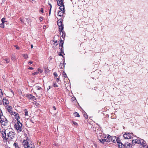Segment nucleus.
Segmentation results:
<instances>
[{
    "instance_id": "51",
    "label": "nucleus",
    "mask_w": 148,
    "mask_h": 148,
    "mask_svg": "<svg viewBox=\"0 0 148 148\" xmlns=\"http://www.w3.org/2000/svg\"><path fill=\"white\" fill-rule=\"evenodd\" d=\"M15 47H16V49H19V47L17 45H15Z\"/></svg>"
},
{
    "instance_id": "15",
    "label": "nucleus",
    "mask_w": 148,
    "mask_h": 148,
    "mask_svg": "<svg viewBox=\"0 0 148 148\" xmlns=\"http://www.w3.org/2000/svg\"><path fill=\"white\" fill-rule=\"evenodd\" d=\"M3 104L4 105H6L9 104V101L4 98L3 100Z\"/></svg>"
},
{
    "instance_id": "23",
    "label": "nucleus",
    "mask_w": 148,
    "mask_h": 148,
    "mask_svg": "<svg viewBox=\"0 0 148 148\" xmlns=\"http://www.w3.org/2000/svg\"><path fill=\"white\" fill-rule=\"evenodd\" d=\"M62 32V35L61 36L63 38H64L66 36V33L64 31H62V32H61V33Z\"/></svg>"
},
{
    "instance_id": "1",
    "label": "nucleus",
    "mask_w": 148,
    "mask_h": 148,
    "mask_svg": "<svg viewBox=\"0 0 148 148\" xmlns=\"http://www.w3.org/2000/svg\"><path fill=\"white\" fill-rule=\"evenodd\" d=\"M25 139L23 140L22 144L25 148H34V143L28 137L25 138Z\"/></svg>"
},
{
    "instance_id": "64",
    "label": "nucleus",
    "mask_w": 148,
    "mask_h": 148,
    "mask_svg": "<svg viewBox=\"0 0 148 148\" xmlns=\"http://www.w3.org/2000/svg\"><path fill=\"white\" fill-rule=\"evenodd\" d=\"M34 0H32V1H33Z\"/></svg>"
},
{
    "instance_id": "48",
    "label": "nucleus",
    "mask_w": 148,
    "mask_h": 148,
    "mask_svg": "<svg viewBox=\"0 0 148 148\" xmlns=\"http://www.w3.org/2000/svg\"><path fill=\"white\" fill-rule=\"evenodd\" d=\"M40 11L41 12H42V13L43 12V8H41Z\"/></svg>"
},
{
    "instance_id": "42",
    "label": "nucleus",
    "mask_w": 148,
    "mask_h": 148,
    "mask_svg": "<svg viewBox=\"0 0 148 148\" xmlns=\"http://www.w3.org/2000/svg\"><path fill=\"white\" fill-rule=\"evenodd\" d=\"M38 72H35L34 73H32V75H37L38 74Z\"/></svg>"
},
{
    "instance_id": "19",
    "label": "nucleus",
    "mask_w": 148,
    "mask_h": 148,
    "mask_svg": "<svg viewBox=\"0 0 148 148\" xmlns=\"http://www.w3.org/2000/svg\"><path fill=\"white\" fill-rule=\"evenodd\" d=\"M60 9L61 11H64V5H60Z\"/></svg>"
},
{
    "instance_id": "46",
    "label": "nucleus",
    "mask_w": 148,
    "mask_h": 148,
    "mask_svg": "<svg viewBox=\"0 0 148 148\" xmlns=\"http://www.w3.org/2000/svg\"><path fill=\"white\" fill-rule=\"evenodd\" d=\"M53 85L54 87H58V86L55 83H53Z\"/></svg>"
},
{
    "instance_id": "8",
    "label": "nucleus",
    "mask_w": 148,
    "mask_h": 148,
    "mask_svg": "<svg viewBox=\"0 0 148 148\" xmlns=\"http://www.w3.org/2000/svg\"><path fill=\"white\" fill-rule=\"evenodd\" d=\"M2 134L1 136L4 141H5L8 140V138L6 136V133L5 131H2L1 132Z\"/></svg>"
},
{
    "instance_id": "10",
    "label": "nucleus",
    "mask_w": 148,
    "mask_h": 148,
    "mask_svg": "<svg viewBox=\"0 0 148 148\" xmlns=\"http://www.w3.org/2000/svg\"><path fill=\"white\" fill-rule=\"evenodd\" d=\"M26 96L28 99H31L32 101H34V99H36L35 97L31 94L26 95Z\"/></svg>"
},
{
    "instance_id": "11",
    "label": "nucleus",
    "mask_w": 148,
    "mask_h": 148,
    "mask_svg": "<svg viewBox=\"0 0 148 148\" xmlns=\"http://www.w3.org/2000/svg\"><path fill=\"white\" fill-rule=\"evenodd\" d=\"M57 1V5L58 6H60L62 5H64V3L63 2V0H56Z\"/></svg>"
},
{
    "instance_id": "53",
    "label": "nucleus",
    "mask_w": 148,
    "mask_h": 148,
    "mask_svg": "<svg viewBox=\"0 0 148 148\" xmlns=\"http://www.w3.org/2000/svg\"><path fill=\"white\" fill-rule=\"evenodd\" d=\"M28 62L30 63L31 64H32L33 63V62L30 61H29Z\"/></svg>"
},
{
    "instance_id": "4",
    "label": "nucleus",
    "mask_w": 148,
    "mask_h": 148,
    "mask_svg": "<svg viewBox=\"0 0 148 148\" xmlns=\"http://www.w3.org/2000/svg\"><path fill=\"white\" fill-rule=\"evenodd\" d=\"M0 122L2 125L4 126L7 125L8 121L5 116H3V115L2 116H0Z\"/></svg>"
},
{
    "instance_id": "7",
    "label": "nucleus",
    "mask_w": 148,
    "mask_h": 148,
    "mask_svg": "<svg viewBox=\"0 0 148 148\" xmlns=\"http://www.w3.org/2000/svg\"><path fill=\"white\" fill-rule=\"evenodd\" d=\"M14 133L12 131L8 133L7 136L8 138V140L12 139L14 138Z\"/></svg>"
},
{
    "instance_id": "28",
    "label": "nucleus",
    "mask_w": 148,
    "mask_h": 148,
    "mask_svg": "<svg viewBox=\"0 0 148 148\" xmlns=\"http://www.w3.org/2000/svg\"><path fill=\"white\" fill-rule=\"evenodd\" d=\"M15 56L14 55H12V56L11 59L13 61H15Z\"/></svg>"
},
{
    "instance_id": "25",
    "label": "nucleus",
    "mask_w": 148,
    "mask_h": 148,
    "mask_svg": "<svg viewBox=\"0 0 148 148\" xmlns=\"http://www.w3.org/2000/svg\"><path fill=\"white\" fill-rule=\"evenodd\" d=\"M74 115L75 117H79L80 115H79L78 113L76 112H75L74 113Z\"/></svg>"
},
{
    "instance_id": "31",
    "label": "nucleus",
    "mask_w": 148,
    "mask_h": 148,
    "mask_svg": "<svg viewBox=\"0 0 148 148\" xmlns=\"http://www.w3.org/2000/svg\"><path fill=\"white\" fill-rule=\"evenodd\" d=\"M17 120V123L16 124H18L19 125H22V123L20 122V121L18 120L19 119H16Z\"/></svg>"
},
{
    "instance_id": "43",
    "label": "nucleus",
    "mask_w": 148,
    "mask_h": 148,
    "mask_svg": "<svg viewBox=\"0 0 148 148\" xmlns=\"http://www.w3.org/2000/svg\"><path fill=\"white\" fill-rule=\"evenodd\" d=\"M48 4L50 6V10H51V9L52 8V6L51 4L50 3H49Z\"/></svg>"
},
{
    "instance_id": "60",
    "label": "nucleus",
    "mask_w": 148,
    "mask_h": 148,
    "mask_svg": "<svg viewBox=\"0 0 148 148\" xmlns=\"http://www.w3.org/2000/svg\"><path fill=\"white\" fill-rule=\"evenodd\" d=\"M49 89L50 88V86H49Z\"/></svg>"
},
{
    "instance_id": "9",
    "label": "nucleus",
    "mask_w": 148,
    "mask_h": 148,
    "mask_svg": "<svg viewBox=\"0 0 148 148\" xmlns=\"http://www.w3.org/2000/svg\"><path fill=\"white\" fill-rule=\"evenodd\" d=\"M22 125H19L15 124L14 126L15 128L18 132H20L22 131Z\"/></svg>"
},
{
    "instance_id": "56",
    "label": "nucleus",
    "mask_w": 148,
    "mask_h": 148,
    "mask_svg": "<svg viewBox=\"0 0 148 148\" xmlns=\"http://www.w3.org/2000/svg\"><path fill=\"white\" fill-rule=\"evenodd\" d=\"M59 55L60 56H63V55L62 54H61V53L60 54H59Z\"/></svg>"
},
{
    "instance_id": "34",
    "label": "nucleus",
    "mask_w": 148,
    "mask_h": 148,
    "mask_svg": "<svg viewBox=\"0 0 148 148\" xmlns=\"http://www.w3.org/2000/svg\"><path fill=\"white\" fill-rule=\"evenodd\" d=\"M63 75H64V76L65 77H67V75L66 74V73L64 72H63Z\"/></svg>"
},
{
    "instance_id": "32",
    "label": "nucleus",
    "mask_w": 148,
    "mask_h": 148,
    "mask_svg": "<svg viewBox=\"0 0 148 148\" xmlns=\"http://www.w3.org/2000/svg\"><path fill=\"white\" fill-rule=\"evenodd\" d=\"M84 115L86 119H87L88 118V115H87L86 113L85 112H84Z\"/></svg>"
},
{
    "instance_id": "17",
    "label": "nucleus",
    "mask_w": 148,
    "mask_h": 148,
    "mask_svg": "<svg viewBox=\"0 0 148 148\" xmlns=\"http://www.w3.org/2000/svg\"><path fill=\"white\" fill-rule=\"evenodd\" d=\"M5 18H3L1 19V21H2V23L0 24V25H3V28L4 27V23L5 22Z\"/></svg>"
},
{
    "instance_id": "63",
    "label": "nucleus",
    "mask_w": 148,
    "mask_h": 148,
    "mask_svg": "<svg viewBox=\"0 0 148 148\" xmlns=\"http://www.w3.org/2000/svg\"><path fill=\"white\" fill-rule=\"evenodd\" d=\"M1 99H0V101H1Z\"/></svg>"
},
{
    "instance_id": "54",
    "label": "nucleus",
    "mask_w": 148,
    "mask_h": 148,
    "mask_svg": "<svg viewBox=\"0 0 148 148\" xmlns=\"http://www.w3.org/2000/svg\"><path fill=\"white\" fill-rule=\"evenodd\" d=\"M11 92H12V93L14 95V92L13 91L11 90Z\"/></svg>"
},
{
    "instance_id": "35",
    "label": "nucleus",
    "mask_w": 148,
    "mask_h": 148,
    "mask_svg": "<svg viewBox=\"0 0 148 148\" xmlns=\"http://www.w3.org/2000/svg\"><path fill=\"white\" fill-rule=\"evenodd\" d=\"M73 124L77 126L78 125V124L76 122L74 121H72Z\"/></svg>"
},
{
    "instance_id": "41",
    "label": "nucleus",
    "mask_w": 148,
    "mask_h": 148,
    "mask_svg": "<svg viewBox=\"0 0 148 148\" xmlns=\"http://www.w3.org/2000/svg\"><path fill=\"white\" fill-rule=\"evenodd\" d=\"M53 75L54 76H55L56 77H57L58 76L56 72H54L53 73Z\"/></svg>"
},
{
    "instance_id": "39",
    "label": "nucleus",
    "mask_w": 148,
    "mask_h": 148,
    "mask_svg": "<svg viewBox=\"0 0 148 148\" xmlns=\"http://www.w3.org/2000/svg\"><path fill=\"white\" fill-rule=\"evenodd\" d=\"M33 103L34 105H36V106H37L38 104V103L36 101L33 102Z\"/></svg>"
},
{
    "instance_id": "24",
    "label": "nucleus",
    "mask_w": 148,
    "mask_h": 148,
    "mask_svg": "<svg viewBox=\"0 0 148 148\" xmlns=\"http://www.w3.org/2000/svg\"><path fill=\"white\" fill-rule=\"evenodd\" d=\"M104 138L99 139V140L102 143H104L105 142H106L105 138Z\"/></svg>"
},
{
    "instance_id": "61",
    "label": "nucleus",
    "mask_w": 148,
    "mask_h": 148,
    "mask_svg": "<svg viewBox=\"0 0 148 148\" xmlns=\"http://www.w3.org/2000/svg\"><path fill=\"white\" fill-rule=\"evenodd\" d=\"M49 89L50 88V86H49Z\"/></svg>"
},
{
    "instance_id": "38",
    "label": "nucleus",
    "mask_w": 148,
    "mask_h": 148,
    "mask_svg": "<svg viewBox=\"0 0 148 148\" xmlns=\"http://www.w3.org/2000/svg\"><path fill=\"white\" fill-rule=\"evenodd\" d=\"M53 41L54 42V44H56L57 45H58V43H57V40H53Z\"/></svg>"
},
{
    "instance_id": "12",
    "label": "nucleus",
    "mask_w": 148,
    "mask_h": 148,
    "mask_svg": "<svg viewBox=\"0 0 148 148\" xmlns=\"http://www.w3.org/2000/svg\"><path fill=\"white\" fill-rule=\"evenodd\" d=\"M12 115H14L15 117V118L16 119H19V116L17 112H14L13 114Z\"/></svg>"
},
{
    "instance_id": "3",
    "label": "nucleus",
    "mask_w": 148,
    "mask_h": 148,
    "mask_svg": "<svg viewBox=\"0 0 148 148\" xmlns=\"http://www.w3.org/2000/svg\"><path fill=\"white\" fill-rule=\"evenodd\" d=\"M57 24L59 27L60 32L61 33V32H62L64 29V25L63 23V20L62 19H60L58 21Z\"/></svg>"
},
{
    "instance_id": "22",
    "label": "nucleus",
    "mask_w": 148,
    "mask_h": 148,
    "mask_svg": "<svg viewBox=\"0 0 148 148\" xmlns=\"http://www.w3.org/2000/svg\"><path fill=\"white\" fill-rule=\"evenodd\" d=\"M35 88L37 90H40L42 89V88L38 86H36Z\"/></svg>"
},
{
    "instance_id": "21",
    "label": "nucleus",
    "mask_w": 148,
    "mask_h": 148,
    "mask_svg": "<svg viewBox=\"0 0 148 148\" xmlns=\"http://www.w3.org/2000/svg\"><path fill=\"white\" fill-rule=\"evenodd\" d=\"M63 44H64V42L62 40H60V42L59 44V45L60 47H63Z\"/></svg>"
},
{
    "instance_id": "52",
    "label": "nucleus",
    "mask_w": 148,
    "mask_h": 148,
    "mask_svg": "<svg viewBox=\"0 0 148 148\" xmlns=\"http://www.w3.org/2000/svg\"><path fill=\"white\" fill-rule=\"evenodd\" d=\"M56 81L57 82H59V79L58 78H57L56 79Z\"/></svg>"
},
{
    "instance_id": "5",
    "label": "nucleus",
    "mask_w": 148,
    "mask_h": 148,
    "mask_svg": "<svg viewBox=\"0 0 148 148\" xmlns=\"http://www.w3.org/2000/svg\"><path fill=\"white\" fill-rule=\"evenodd\" d=\"M133 136V134L132 133H125L123 135V137L125 139H130Z\"/></svg>"
},
{
    "instance_id": "45",
    "label": "nucleus",
    "mask_w": 148,
    "mask_h": 148,
    "mask_svg": "<svg viewBox=\"0 0 148 148\" xmlns=\"http://www.w3.org/2000/svg\"><path fill=\"white\" fill-rule=\"evenodd\" d=\"M3 115L2 110L0 109V116Z\"/></svg>"
},
{
    "instance_id": "49",
    "label": "nucleus",
    "mask_w": 148,
    "mask_h": 148,
    "mask_svg": "<svg viewBox=\"0 0 148 148\" xmlns=\"http://www.w3.org/2000/svg\"><path fill=\"white\" fill-rule=\"evenodd\" d=\"M28 69L31 70H32L34 69V68L32 67H29Z\"/></svg>"
},
{
    "instance_id": "27",
    "label": "nucleus",
    "mask_w": 148,
    "mask_h": 148,
    "mask_svg": "<svg viewBox=\"0 0 148 148\" xmlns=\"http://www.w3.org/2000/svg\"><path fill=\"white\" fill-rule=\"evenodd\" d=\"M13 146L15 147V148H19L18 147V145L16 143H14L13 144Z\"/></svg>"
},
{
    "instance_id": "59",
    "label": "nucleus",
    "mask_w": 148,
    "mask_h": 148,
    "mask_svg": "<svg viewBox=\"0 0 148 148\" xmlns=\"http://www.w3.org/2000/svg\"><path fill=\"white\" fill-rule=\"evenodd\" d=\"M31 121L32 122L34 123V122L32 121V119L31 120Z\"/></svg>"
},
{
    "instance_id": "57",
    "label": "nucleus",
    "mask_w": 148,
    "mask_h": 148,
    "mask_svg": "<svg viewBox=\"0 0 148 148\" xmlns=\"http://www.w3.org/2000/svg\"><path fill=\"white\" fill-rule=\"evenodd\" d=\"M33 47V45H31V48H32Z\"/></svg>"
},
{
    "instance_id": "29",
    "label": "nucleus",
    "mask_w": 148,
    "mask_h": 148,
    "mask_svg": "<svg viewBox=\"0 0 148 148\" xmlns=\"http://www.w3.org/2000/svg\"><path fill=\"white\" fill-rule=\"evenodd\" d=\"M25 116H27L28 115V111L27 110V109H25Z\"/></svg>"
},
{
    "instance_id": "26",
    "label": "nucleus",
    "mask_w": 148,
    "mask_h": 148,
    "mask_svg": "<svg viewBox=\"0 0 148 148\" xmlns=\"http://www.w3.org/2000/svg\"><path fill=\"white\" fill-rule=\"evenodd\" d=\"M3 60L5 61L7 63H9L10 62V59L9 58H5L3 59Z\"/></svg>"
},
{
    "instance_id": "16",
    "label": "nucleus",
    "mask_w": 148,
    "mask_h": 148,
    "mask_svg": "<svg viewBox=\"0 0 148 148\" xmlns=\"http://www.w3.org/2000/svg\"><path fill=\"white\" fill-rule=\"evenodd\" d=\"M116 137L114 136H111V141H112V142H113L114 143H116Z\"/></svg>"
},
{
    "instance_id": "18",
    "label": "nucleus",
    "mask_w": 148,
    "mask_h": 148,
    "mask_svg": "<svg viewBox=\"0 0 148 148\" xmlns=\"http://www.w3.org/2000/svg\"><path fill=\"white\" fill-rule=\"evenodd\" d=\"M118 147L119 148H124L125 147L124 145L123 144L121 143L119 144Z\"/></svg>"
},
{
    "instance_id": "6",
    "label": "nucleus",
    "mask_w": 148,
    "mask_h": 148,
    "mask_svg": "<svg viewBox=\"0 0 148 148\" xmlns=\"http://www.w3.org/2000/svg\"><path fill=\"white\" fill-rule=\"evenodd\" d=\"M101 136L105 138L106 142L108 143L111 141L112 140L111 136L109 135H108L107 136L106 135L102 134H101Z\"/></svg>"
},
{
    "instance_id": "40",
    "label": "nucleus",
    "mask_w": 148,
    "mask_h": 148,
    "mask_svg": "<svg viewBox=\"0 0 148 148\" xmlns=\"http://www.w3.org/2000/svg\"><path fill=\"white\" fill-rule=\"evenodd\" d=\"M20 20L22 23H23L24 22L23 18H22V17L20 18Z\"/></svg>"
},
{
    "instance_id": "47",
    "label": "nucleus",
    "mask_w": 148,
    "mask_h": 148,
    "mask_svg": "<svg viewBox=\"0 0 148 148\" xmlns=\"http://www.w3.org/2000/svg\"><path fill=\"white\" fill-rule=\"evenodd\" d=\"M43 19V17H40V22H41L42 21Z\"/></svg>"
},
{
    "instance_id": "13",
    "label": "nucleus",
    "mask_w": 148,
    "mask_h": 148,
    "mask_svg": "<svg viewBox=\"0 0 148 148\" xmlns=\"http://www.w3.org/2000/svg\"><path fill=\"white\" fill-rule=\"evenodd\" d=\"M12 107L11 106H8L7 108L8 111L10 113L11 115L13 114L14 112L12 110Z\"/></svg>"
},
{
    "instance_id": "14",
    "label": "nucleus",
    "mask_w": 148,
    "mask_h": 148,
    "mask_svg": "<svg viewBox=\"0 0 148 148\" xmlns=\"http://www.w3.org/2000/svg\"><path fill=\"white\" fill-rule=\"evenodd\" d=\"M124 146L125 148H131L132 146L130 143H127L124 144Z\"/></svg>"
},
{
    "instance_id": "33",
    "label": "nucleus",
    "mask_w": 148,
    "mask_h": 148,
    "mask_svg": "<svg viewBox=\"0 0 148 148\" xmlns=\"http://www.w3.org/2000/svg\"><path fill=\"white\" fill-rule=\"evenodd\" d=\"M116 142H117V143H119V144L121 143L120 142V140H119V138L118 137L117 138H116Z\"/></svg>"
},
{
    "instance_id": "36",
    "label": "nucleus",
    "mask_w": 148,
    "mask_h": 148,
    "mask_svg": "<svg viewBox=\"0 0 148 148\" xmlns=\"http://www.w3.org/2000/svg\"><path fill=\"white\" fill-rule=\"evenodd\" d=\"M60 51H61V53H64L63 47H61V48H60Z\"/></svg>"
},
{
    "instance_id": "55",
    "label": "nucleus",
    "mask_w": 148,
    "mask_h": 148,
    "mask_svg": "<svg viewBox=\"0 0 148 148\" xmlns=\"http://www.w3.org/2000/svg\"><path fill=\"white\" fill-rule=\"evenodd\" d=\"M51 10H49V16H50V15L51 14Z\"/></svg>"
},
{
    "instance_id": "44",
    "label": "nucleus",
    "mask_w": 148,
    "mask_h": 148,
    "mask_svg": "<svg viewBox=\"0 0 148 148\" xmlns=\"http://www.w3.org/2000/svg\"><path fill=\"white\" fill-rule=\"evenodd\" d=\"M0 93H1V96H2V95H3V93L2 90L1 89H0Z\"/></svg>"
},
{
    "instance_id": "37",
    "label": "nucleus",
    "mask_w": 148,
    "mask_h": 148,
    "mask_svg": "<svg viewBox=\"0 0 148 148\" xmlns=\"http://www.w3.org/2000/svg\"><path fill=\"white\" fill-rule=\"evenodd\" d=\"M38 73H41L42 72V71L40 69H38Z\"/></svg>"
},
{
    "instance_id": "58",
    "label": "nucleus",
    "mask_w": 148,
    "mask_h": 148,
    "mask_svg": "<svg viewBox=\"0 0 148 148\" xmlns=\"http://www.w3.org/2000/svg\"><path fill=\"white\" fill-rule=\"evenodd\" d=\"M3 25H0V27H3Z\"/></svg>"
},
{
    "instance_id": "62",
    "label": "nucleus",
    "mask_w": 148,
    "mask_h": 148,
    "mask_svg": "<svg viewBox=\"0 0 148 148\" xmlns=\"http://www.w3.org/2000/svg\"><path fill=\"white\" fill-rule=\"evenodd\" d=\"M71 1H72V0H70Z\"/></svg>"
},
{
    "instance_id": "30",
    "label": "nucleus",
    "mask_w": 148,
    "mask_h": 148,
    "mask_svg": "<svg viewBox=\"0 0 148 148\" xmlns=\"http://www.w3.org/2000/svg\"><path fill=\"white\" fill-rule=\"evenodd\" d=\"M23 56L25 59L28 58V55L26 54H24L23 55Z\"/></svg>"
},
{
    "instance_id": "2",
    "label": "nucleus",
    "mask_w": 148,
    "mask_h": 148,
    "mask_svg": "<svg viewBox=\"0 0 148 148\" xmlns=\"http://www.w3.org/2000/svg\"><path fill=\"white\" fill-rule=\"evenodd\" d=\"M132 144L135 145L136 143L140 144L142 147L140 148H148V145L147 147H146V142L143 139L138 138L136 140H133L132 141Z\"/></svg>"
},
{
    "instance_id": "50",
    "label": "nucleus",
    "mask_w": 148,
    "mask_h": 148,
    "mask_svg": "<svg viewBox=\"0 0 148 148\" xmlns=\"http://www.w3.org/2000/svg\"><path fill=\"white\" fill-rule=\"evenodd\" d=\"M53 108L54 110H56V108L55 106H53Z\"/></svg>"
},
{
    "instance_id": "20",
    "label": "nucleus",
    "mask_w": 148,
    "mask_h": 148,
    "mask_svg": "<svg viewBox=\"0 0 148 148\" xmlns=\"http://www.w3.org/2000/svg\"><path fill=\"white\" fill-rule=\"evenodd\" d=\"M64 11H59L58 12V15L59 16H63L64 13Z\"/></svg>"
}]
</instances>
